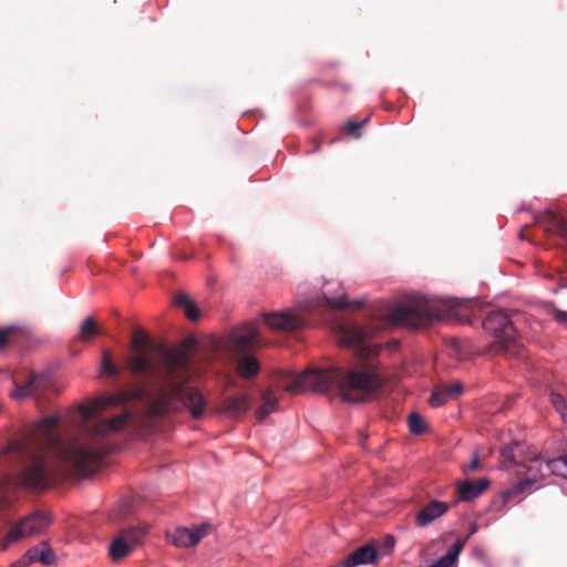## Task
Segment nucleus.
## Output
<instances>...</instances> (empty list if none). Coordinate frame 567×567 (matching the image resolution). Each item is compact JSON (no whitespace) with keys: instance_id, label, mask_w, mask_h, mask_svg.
Masks as SVG:
<instances>
[{"instance_id":"nucleus-1","label":"nucleus","mask_w":567,"mask_h":567,"mask_svg":"<svg viewBox=\"0 0 567 567\" xmlns=\"http://www.w3.org/2000/svg\"><path fill=\"white\" fill-rule=\"evenodd\" d=\"M136 416L125 411L92 425H82L71 437L61 435L58 415L27 426L0 451V509L13 487L43 491L58 480L86 476L109 453L105 437L134 427Z\"/></svg>"},{"instance_id":"nucleus-2","label":"nucleus","mask_w":567,"mask_h":567,"mask_svg":"<svg viewBox=\"0 0 567 567\" xmlns=\"http://www.w3.org/2000/svg\"><path fill=\"white\" fill-rule=\"evenodd\" d=\"M150 342L146 336L137 331L132 339V348L136 351L126 360L132 374H146L153 378L150 390L137 386L132 391L97 399L93 404L81 406L83 423L94 417L110 405H118L131 400H144L147 413L152 417L166 415L182 402L194 419H199L206 409L203 395L188 383V358L178 350L158 348V357H151L145 350Z\"/></svg>"},{"instance_id":"nucleus-3","label":"nucleus","mask_w":567,"mask_h":567,"mask_svg":"<svg viewBox=\"0 0 567 567\" xmlns=\"http://www.w3.org/2000/svg\"><path fill=\"white\" fill-rule=\"evenodd\" d=\"M278 385L292 394L306 389L322 394L337 391L343 401L359 403L377 392L382 386V380L370 367L361 369L332 367L310 369L300 374L282 372L279 375Z\"/></svg>"},{"instance_id":"nucleus-4","label":"nucleus","mask_w":567,"mask_h":567,"mask_svg":"<svg viewBox=\"0 0 567 567\" xmlns=\"http://www.w3.org/2000/svg\"><path fill=\"white\" fill-rule=\"evenodd\" d=\"M483 328L495 338L489 352L508 357L519 354L516 330L504 310L489 311L483 320Z\"/></svg>"},{"instance_id":"nucleus-5","label":"nucleus","mask_w":567,"mask_h":567,"mask_svg":"<svg viewBox=\"0 0 567 567\" xmlns=\"http://www.w3.org/2000/svg\"><path fill=\"white\" fill-rule=\"evenodd\" d=\"M440 318V311L429 306L425 300L400 305L395 307L388 316L390 323L412 328L426 326L433 320H437Z\"/></svg>"},{"instance_id":"nucleus-6","label":"nucleus","mask_w":567,"mask_h":567,"mask_svg":"<svg viewBox=\"0 0 567 567\" xmlns=\"http://www.w3.org/2000/svg\"><path fill=\"white\" fill-rule=\"evenodd\" d=\"M50 523V517L44 513L34 512L30 514L10 529L8 535L1 540L0 549L4 551L13 542L41 534Z\"/></svg>"},{"instance_id":"nucleus-7","label":"nucleus","mask_w":567,"mask_h":567,"mask_svg":"<svg viewBox=\"0 0 567 567\" xmlns=\"http://www.w3.org/2000/svg\"><path fill=\"white\" fill-rule=\"evenodd\" d=\"M147 530L148 528L146 526H133L120 529L109 548L112 560L117 561L128 556L142 543Z\"/></svg>"},{"instance_id":"nucleus-8","label":"nucleus","mask_w":567,"mask_h":567,"mask_svg":"<svg viewBox=\"0 0 567 567\" xmlns=\"http://www.w3.org/2000/svg\"><path fill=\"white\" fill-rule=\"evenodd\" d=\"M370 337H372V332L358 324L346 323L339 328L340 342L343 346L355 349L361 358L370 355L371 351L365 343V340Z\"/></svg>"},{"instance_id":"nucleus-9","label":"nucleus","mask_w":567,"mask_h":567,"mask_svg":"<svg viewBox=\"0 0 567 567\" xmlns=\"http://www.w3.org/2000/svg\"><path fill=\"white\" fill-rule=\"evenodd\" d=\"M265 323L272 330L295 331L306 324V317L302 313L291 311H278L264 315Z\"/></svg>"},{"instance_id":"nucleus-10","label":"nucleus","mask_w":567,"mask_h":567,"mask_svg":"<svg viewBox=\"0 0 567 567\" xmlns=\"http://www.w3.org/2000/svg\"><path fill=\"white\" fill-rule=\"evenodd\" d=\"M535 223L544 228L548 239L553 236H557L567 240V219H565L559 213L553 209H546L535 216Z\"/></svg>"},{"instance_id":"nucleus-11","label":"nucleus","mask_w":567,"mask_h":567,"mask_svg":"<svg viewBox=\"0 0 567 567\" xmlns=\"http://www.w3.org/2000/svg\"><path fill=\"white\" fill-rule=\"evenodd\" d=\"M51 384L49 373H32L24 384L16 383V389L11 392V396L20 400L27 396H38L45 391Z\"/></svg>"},{"instance_id":"nucleus-12","label":"nucleus","mask_w":567,"mask_h":567,"mask_svg":"<svg viewBox=\"0 0 567 567\" xmlns=\"http://www.w3.org/2000/svg\"><path fill=\"white\" fill-rule=\"evenodd\" d=\"M210 530L209 524H202L194 528L177 527L168 536L176 547L187 548L196 546Z\"/></svg>"},{"instance_id":"nucleus-13","label":"nucleus","mask_w":567,"mask_h":567,"mask_svg":"<svg viewBox=\"0 0 567 567\" xmlns=\"http://www.w3.org/2000/svg\"><path fill=\"white\" fill-rule=\"evenodd\" d=\"M533 453L526 443L514 442L502 450L501 464L506 468L511 466L522 467L533 457Z\"/></svg>"},{"instance_id":"nucleus-14","label":"nucleus","mask_w":567,"mask_h":567,"mask_svg":"<svg viewBox=\"0 0 567 567\" xmlns=\"http://www.w3.org/2000/svg\"><path fill=\"white\" fill-rule=\"evenodd\" d=\"M259 331L256 324L247 323L233 336V350L245 354L258 343Z\"/></svg>"},{"instance_id":"nucleus-15","label":"nucleus","mask_w":567,"mask_h":567,"mask_svg":"<svg viewBox=\"0 0 567 567\" xmlns=\"http://www.w3.org/2000/svg\"><path fill=\"white\" fill-rule=\"evenodd\" d=\"M520 468H523V471L518 470L517 475L524 474L525 480L529 482L532 487L549 474L546 470L545 453L543 455L533 453V457Z\"/></svg>"},{"instance_id":"nucleus-16","label":"nucleus","mask_w":567,"mask_h":567,"mask_svg":"<svg viewBox=\"0 0 567 567\" xmlns=\"http://www.w3.org/2000/svg\"><path fill=\"white\" fill-rule=\"evenodd\" d=\"M463 392L461 382L455 381L449 384L437 386L429 398V403L432 406H441L450 400L458 398Z\"/></svg>"},{"instance_id":"nucleus-17","label":"nucleus","mask_w":567,"mask_h":567,"mask_svg":"<svg viewBox=\"0 0 567 567\" xmlns=\"http://www.w3.org/2000/svg\"><path fill=\"white\" fill-rule=\"evenodd\" d=\"M378 553L372 545H364L352 551L338 564L341 567H357L359 565L374 564Z\"/></svg>"},{"instance_id":"nucleus-18","label":"nucleus","mask_w":567,"mask_h":567,"mask_svg":"<svg viewBox=\"0 0 567 567\" xmlns=\"http://www.w3.org/2000/svg\"><path fill=\"white\" fill-rule=\"evenodd\" d=\"M449 511V504L441 501H431L427 505L422 507L415 516V522L419 526L423 527L436 518L441 517Z\"/></svg>"},{"instance_id":"nucleus-19","label":"nucleus","mask_w":567,"mask_h":567,"mask_svg":"<svg viewBox=\"0 0 567 567\" xmlns=\"http://www.w3.org/2000/svg\"><path fill=\"white\" fill-rule=\"evenodd\" d=\"M488 485L489 481L486 478H480L476 481H464L458 484V497L464 502L475 499L488 487Z\"/></svg>"},{"instance_id":"nucleus-20","label":"nucleus","mask_w":567,"mask_h":567,"mask_svg":"<svg viewBox=\"0 0 567 567\" xmlns=\"http://www.w3.org/2000/svg\"><path fill=\"white\" fill-rule=\"evenodd\" d=\"M328 307L330 309H344L349 308L351 305L347 301V296L342 291L338 297L329 296V291H323L322 298L317 300H311L303 306V310H312L316 307Z\"/></svg>"},{"instance_id":"nucleus-21","label":"nucleus","mask_w":567,"mask_h":567,"mask_svg":"<svg viewBox=\"0 0 567 567\" xmlns=\"http://www.w3.org/2000/svg\"><path fill=\"white\" fill-rule=\"evenodd\" d=\"M24 555L31 564L39 561L50 566L55 561V555L47 542H41L39 545L31 547Z\"/></svg>"},{"instance_id":"nucleus-22","label":"nucleus","mask_w":567,"mask_h":567,"mask_svg":"<svg viewBox=\"0 0 567 567\" xmlns=\"http://www.w3.org/2000/svg\"><path fill=\"white\" fill-rule=\"evenodd\" d=\"M545 463L549 474L567 478V454L555 455L549 449H546Z\"/></svg>"},{"instance_id":"nucleus-23","label":"nucleus","mask_w":567,"mask_h":567,"mask_svg":"<svg viewBox=\"0 0 567 567\" xmlns=\"http://www.w3.org/2000/svg\"><path fill=\"white\" fill-rule=\"evenodd\" d=\"M467 543V538H458L456 539V542L453 544V546L449 549V551L442 556L437 561H435L433 565L429 566V567H452L461 551L463 550L464 546L466 545Z\"/></svg>"},{"instance_id":"nucleus-24","label":"nucleus","mask_w":567,"mask_h":567,"mask_svg":"<svg viewBox=\"0 0 567 567\" xmlns=\"http://www.w3.org/2000/svg\"><path fill=\"white\" fill-rule=\"evenodd\" d=\"M104 333L105 332L96 323V321L94 320L93 317H86L80 326L78 338L82 342H89L94 337L104 334Z\"/></svg>"},{"instance_id":"nucleus-25","label":"nucleus","mask_w":567,"mask_h":567,"mask_svg":"<svg viewBox=\"0 0 567 567\" xmlns=\"http://www.w3.org/2000/svg\"><path fill=\"white\" fill-rule=\"evenodd\" d=\"M259 369V362L254 357L240 354L237 362V371L243 378L249 379L256 377Z\"/></svg>"},{"instance_id":"nucleus-26","label":"nucleus","mask_w":567,"mask_h":567,"mask_svg":"<svg viewBox=\"0 0 567 567\" xmlns=\"http://www.w3.org/2000/svg\"><path fill=\"white\" fill-rule=\"evenodd\" d=\"M224 411L231 417H238L248 410V400L246 396L227 398L224 401Z\"/></svg>"},{"instance_id":"nucleus-27","label":"nucleus","mask_w":567,"mask_h":567,"mask_svg":"<svg viewBox=\"0 0 567 567\" xmlns=\"http://www.w3.org/2000/svg\"><path fill=\"white\" fill-rule=\"evenodd\" d=\"M262 404L256 411V417L264 421L271 412L277 410V398L272 390H267L261 395Z\"/></svg>"},{"instance_id":"nucleus-28","label":"nucleus","mask_w":567,"mask_h":567,"mask_svg":"<svg viewBox=\"0 0 567 567\" xmlns=\"http://www.w3.org/2000/svg\"><path fill=\"white\" fill-rule=\"evenodd\" d=\"M175 303H176V306L184 309L185 316L189 320L196 321L199 318L200 311H199L198 307L192 301V299L189 298L188 295L178 293L175 297Z\"/></svg>"},{"instance_id":"nucleus-29","label":"nucleus","mask_w":567,"mask_h":567,"mask_svg":"<svg viewBox=\"0 0 567 567\" xmlns=\"http://www.w3.org/2000/svg\"><path fill=\"white\" fill-rule=\"evenodd\" d=\"M533 487L529 485V482H527L525 478L515 483L512 487L507 488L503 492V498L505 502H508L522 494H524L527 491H530Z\"/></svg>"},{"instance_id":"nucleus-30","label":"nucleus","mask_w":567,"mask_h":567,"mask_svg":"<svg viewBox=\"0 0 567 567\" xmlns=\"http://www.w3.org/2000/svg\"><path fill=\"white\" fill-rule=\"evenodd\" d=\"M409 429L412 434L421 435L426 431V423L420 414L412 413L409 416Z\"/></svg>"},{"instance_id":"nucleus-31","label":"nucleus","mask_w":567,"mask_h":567,"mask_svg":"<svg viewBox=\"0 0 567 567\" xmlns=\"http://www.w3.org/2000/svg\"><path fill=\"white\" fill-rule=\"evenodd\" d=\"M550 401L556 411L560 414V417L565 424H567V401L566 399L558 394V393H551L550 394Z\"/></svg>"},{"instance_id":"nucleus-32","label":"nucleus","mask_w":567,"mask_h":567,"mask_svg":"<svg viewBox=\"0 0 567 567\" xmlns=\"http://www.w3.org/2000/svg\"><path fill=\"white\" fill-rule=\"evenodd\" d=\"M101 371L103 374L115 377L118 374V369L112 360V357L109 351H103L102 362H101Z\"/></svg>"},{"instance_id":"nucleus-33","label":"nucleus","mask_w":567,"mask_h":567,"mask_svg":"<svg viewBox=\"0 0 567 567\" xmlns=\"http://www.w3.org/2000/svg\"><path fill=\"white\" fill-rule=\"evenodd\" d=\"M369 120L370 115H368L360 122L349 121L346 125L348 134L354 137L359 136V131L369 122Z\"/></svg>"},{"instance_id":"nucleus-34","label":"nucleus","mask_w":567,"mask_h":567,"mask_svg":"<svg viewBox=\"0 0 567 567\" xmlns=\"http://www.w3.org/2000/svg\"><path fill=\"white\" fill-rule=\"evenodd\" d=\"M553 318L561 326L567 328V311L554 309Z\"/></svg>"},{"instance_id":"nucleus-35","label":"nucleus","mask_w":567,"mask_h":567,"mask_svg":"<svg viewBox=\"0 0 567 567\" xmlns=\"http://www.w3.org/2000/svg\"><path fill=\"white\" fill-rule=\"evenodd\" d=\"M12 332V328L0 329V349L4 348L8 344Z\"/></svg>"},{"instance_id":"nucleus-36","label":"nucleus","mask_w":567,"mask_h":567,"mask_svg":"<svg viewBox=\"0 0 567 567\" xmlns=\"http://www.w3.org/2000/svg\"><path fill=\"white\" fill-rule=\"evenodd\" d=\"M394 538L391 536V535H388L385 538H384V542H383V545L385 547V549L388 551H391L394 547Z\"/></svg>"},{"instance_id":"nucleus-37","label":"nucleus","mask_w":567,"mask_h":567,"mask_svg":"<svg viewBox=\"0 0 567 567\" xmlns=\"http://www.w3.org/2000/svg\"><path fill=\"white\" fill-rule=\"evenodd\" d=\"M31 565V563L29 561V559L25 557V555L20 558L19 560L12 563L11 567H27Z\"/></svg>"},{"instance_id":"nucleus-38","label":"nucleus","mask_w":567,"mask_h":567,"mask_svg":"<svg viewBox=\"0 0 567 567\" xmlns=\"http://www.w3.org/2000/svg\"><path fill=\"white\" fill-rule=\"evenodd\" d=\"M480 466V460L477 455H474L473 460L471 461L468 468L470 471H476Z\"/></svg>"},{"instance_id":"nucleus-39","label":"nucleus","mask_w":567,"mask_h":567,"mask_svg":"<svg viewBox=\"0 0 567 567\" xmlns=\"http://www.w3.org/2000/svg\"><path fill=\"white\" fill-rule=\"evenodd\" d=\"M528 228H529V226H528V225H526V226H524V227L522 228V230H520V233H519V237H520L522 239H527V237H526V235H525V231H526V229H528Z\"/></svg>"},{"instance_id":"nucleus-40","label":"nucleus","mask_w":567,"mask_h":567,"mask_svg":"<svg viewBox=\"0 0 567 567\" xmlns=\"http://www.w3.org/2000/svg\"><path fill=\"white\" fill-rule=\"evenodd\" d=\"M475 532H476V527L471 528V532L468 533V535L465 538L468 539Z\"/></svg>"}]
</instances>
